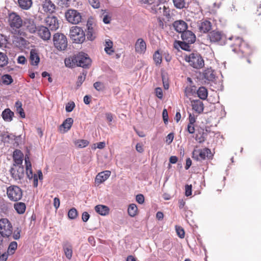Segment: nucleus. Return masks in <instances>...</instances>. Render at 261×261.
Segmentation results:
<instances>
[{
    "label": "nucleus",
    "instance_id": "1",
    "mask_svg": "<svg viewBox=\"0 0 261 261\" xmlns=\"http://www.w3.org/2000/svg\"><path fill=\"white\" fill-rule=\"evenodd\" d=\"M21 230L17 227L13 229L10 221L6 218L0 219V233L9 241L12 239L17 240L20 238Z\"/></svg>",
    "mask_w": 261,
    "mask_h": 261
},
{
    "label": "nucleus",
    "instance_id": "2",
    "mask_svg": "<svg viewBox=\"0 0 261 261\" xmlns=\"http://www.w3.org/2000/svg\"><path fill=\"white\" fill-rule=\"evenodd\" d=\"M91 60L87 54L80 53L65 60L66 66L74 68L76 66L84 68H88L91 65Z\"/></svg>",
    "mask_w": 261,
    "mask_h": 261
},
{
    "label": "nucleus",
    "instance_id": "3",
    "mask_svg": "<svg viewBox=\"0 0 261 261\" xmlns=\"http://www.w3.org/2000/svg\"><path fill=\"white\" fill-rule=\"evenodd\" d=\"M185 60L193 68L200 69L204 65L203 58L197 53H191L185 56Z\"/></svg>",
    "mask_w": 261,
    "mask_h": 261
},
{
    "label": "nucleus",
    "instance_id": "4",
    "mask_svg": "<svg viewBox=\"0 0 261 261\" xmlns=\"http://www.w3.org/2000/svg\"><path fill=\"white\" fill-rule=\"evenodd\" d=\"M69 36L72 40L76 43H83L86 38L84 30L77 26L72 27L70 30Z\"/></svg>",
    "mask_w": 261,
    "mask_h": 261
},
{
    "label": "nucleus",
    "instance_id": "5",
    "mask_svg": "<svg viewBox=\"0 0 261 261\" xmlns=\"http://www.w3.org/2000/svg\"><path fill=\"white\" fill-rule=\"evenodd\" d=\"M53 42L55 48L59 50H64L67 47V38L61 33H57L54 35Z\"/></svg>",
    "mask_w": 261,
    "mask_h": 261
},
{
    "label": "nucleus",
    "instance_id": "6",
    "mask_svg": "<svg viewBox=\"0 0 261 261\" xmlns=\"http://www.w3.org/2000/svg\"><path fill=\"white\" fill-rule=\"evenodd\" d=\"M207 39L212 43H218L224 45L226 43L225 35L221 31L214 30L209 32L207 35Z\"/></svg>",
    "mask_w": 261,
    "mask_h": 261
},
{
    "label": "nucleus",
    "instance_id": "7",
    "mask_svg": "<svg viewBox=\"0 0 261 261\" xmlns=\"http://www.w3.org/2000/svg\"><path fill=\"white\" fill-rule=\"evenodd\" d=\"M7 194L10 200L17 201L21 199L22 191L21 189L17 186H10L7 189Z\"/></svg>",
    "mask_w": 261,
    "mask_h": 261
},
{
    "label": "nucleus",
    "instance_id": "8",
    "mask_svg": "<svg viewBox=\"0 0 261 261\" xmlns=\"http://www.w3.org/2000/svg\"><path fill=\"white\" fill-rule=\"evenodd\" d=\"M211 156V151L207 148L200 149L196 147L192 152V158L197 161L205 160L206 157L210 158Z\"/></svg>",
    "mask_w": 261,
    "mask_h": 261
},
{
    "label": "nucleus",
    "instance_id": "9",
    "mask_svg": "<svg viewBox=\"0 0 261 261\" xmlns=\"http://www.w3.org/2000/svg\"><path fill=\"white\" fill-rule=\"evenodd\" d=\"M11 176L15 180H20L24 176V168L22 165L13 164L10 170Z\"/></svg>",
    "mask_w": 261,
    "mask_h": 261
},
{
    "label": "nucleus",
    "instance_id": "10",
    "mask_svg": "<svg viewBox=\"0 0 261 261\" xmlns=\"http://www.w3.org/2000/svg\"><path fill=\"white\" fill-rule=\"evenodd\" d=\"M67 20L73 24H77L81 21L82 16L80 13L74 10H69L65 13Z\"/></svg>",
    "mask_w": 261,
    "mask_h": 261
},
{
    "label": "nucleus",
    "instance_id": "11",
    "mask_svg": "<svg viewBox=\"0 0 261 261\" xmlns=\"http://www.w3.org/2000/svg\"><path fill=\"white\" fill-rule=\"evenodd\" d=\"M9 24L13 29H19L22 25V20L15 13L10 14L9 17Z\"/></svg>",
    "mask_w": 261,
    "mask_h": 261
},
{
    "label": "nucleus",
    "instance_id": "12",
    "mask_svg": "<svg viewBox=\"0 0 261 261\" xmlns=\"http://www.w3.org/2000/svg\"><path fill=\"white\" fill-rule=\"evenodd\" d=\"M38 35L44 41H47L50 39L51 34L49 29L43 25L37 27L36 31Z\"/></svg>",
    "mask_w": 261,
    "mask_h": 261
},
{
    "label": "nucleus",
    "instance_id": "13",
    "mask_svg": "<svg viewBox=\"0 0 261 261\" xmlns=\"http://www.w3.org/2000/svg\"><path fill=\"white\" fill-rule=\"evenodd\" d=\"M203 79L205 83L215 82L217 79L215 71L211 68L204 70L203 72Z\"/></svg>",
    "mask_w": 261,
    "mask_h": 261
},
{
    "label": "nucleus",
    "instance_id": "14",
    "mask_svg": "<svg viewBox=\"0 0 261 261\" xmlns=\"http://www.w3.org/2000/svg\"><path fill=\"white\" fill-rule=\"evenodd\" d=\"M45 22L46 25H47L51 31H56L59 27V21L55 16H47L45 19Z\"/></svg>",
    "mask_w": 261,
    "mask_h": 261
},
{
    "label": "nucleus",
    "instance_id": "15",
    "mask_svg": "<svg viewBox=\"0 0 261 261\" xmlns=\"http://www.w3.org/2000/svg\"><path fill=\"white\" fill-rule=\"evenodd\" d=\"M212 23L207 20H202L198 23V28L201 33H208L212 29Z\"/></svg>",
    "mask_w": 261,
    "mask_h": 261
},
{
    "label": "nucleus",
    "instance_id": "16",
    "mask_svg": "<svg viewBox=\"0 0 261 261\" xmlns=\"http://www.w3.org/2000/svg\"><path fill=\"white\" fill-rule=\"evenodd\" d=\"M181 38L185 42L194 43L196 40L195 35L190 31H186L181 35Z\"/></svg>",
    "mask_w": 261,
    "mask_h": 261
},
{
    "label": "nucleus",
    "instance_id": "17",
    "mask_svg": "<svg viewBox=\"0 0 261 261\" xmlns=\"http://www.w3.org/2000/svg\"><path fill=\"white\" fill-rule=\"evenodd\" d=\"M173 27L175 30L178 33L184 32L186 31L188 28V25L187 23L182 20H176L173 23Z\"/></svg>",
    "mask_w": 261,
    "mask_h": 261
},
{
    "label": "nucleus",
    "instance_id": "18",
    "mask_svg": "<svg viewBox=\"0 0 261 261\" xmlns=\"http://www.w3.org/2000/svg\"><path fill=\"white\" fill-rule=\"evenodd\" d=\"M135 51L140 54H144L146 49V45L145 42L142 38L137 39L135 45Z\"/></svg>",
    "mask_w": 261,
    "mask_h": 261
},
{
    "label": "nucleus",
    "instance_id": "19",
    "mask_svg": "<svg viewBox=\"0 0 261 261\" xmlns=\"http://www.w3.org/2000/svg\"><path fill=\"white\" fill-rule=\"evenodd\" d=\"M86 36L88 40L93 41L96 37V29L91 23L88 22Z\"/></svg>",
    "mask_w": 261,
    "mask_h": 261
},
{
    "label": "nucleus",
    "instance_id": "20",
    "mask_svg": "<svg viewBox=\"0 0 261 261\" xmlns=\"http://www.w3.org/2000/svg\"><path fill=\"white\" fill-rule=\"evenodd\" d=\"M42 6L43 10L46 13H52L56 9V6L51 0H45Z\"/></svg>",
    "mask_w": 261,
    "mask_h": 261
},
{
    "label": "nucleus",
    "instance_id": "21",
    "mask_svg": "<svg viewBox=\"0 0 261 261\" xmlns=\"http://www.w3.org/2000/svg\"><path fill=\"white\" fill-rule=\"evenodd\" d=\"M111 172L106 170L99 173L96 176L95 182L97 184H101L106 180L110 176Z\"/></svg>",
    "mask_w": 261,
    "mask_h": 261
},
{
    "label": "nucleus",
    "instance_id": "22",
    "mask_svg": "<svg viewBox=\"0 0 261 261\" xmlns=\"http://www.w3.org/2000/svg\"><path fill=\"white\" fill-rule=\"evenodd\" d=\"M24 25L31 33H35L37 29L34 19L30 18L26 19L24 20Z\"/></svg>",
    "mask_w": 261,
    "mask_h": 261
},
{
    "label": "nucleus",
    "instance_id": "23",
    "mask_svg": "<svg viewBox=\"0 0 261 261\" xmlns=\"http://www.w3.org/2000/svg\"><path fill=\"white\" fill-rule=\"evenodd\" d=\"M63 248L66 257L70 259L72 256V246L68 241H65L63 243Z\"/></svg>",
    "mask_w": 261,
    "mask_h": 261
},
{
    "label": "nucleus",
    "instance_id": "24",
    "mask_svg": "<svg viewBox=\"0 0 261 261\" xmlns=\"http://www.w3.org/2000/svg\"><path fill=\"white\" fill-rule=\"evenodd\" d=\"M192 109L198 113L203 111V104L200 100H194L191 101Z\"/></svg>",
    "mask_w": 261,
    "mask_h": 261
},
{
    "label": "nucleus",
    "instance_id": "25",
    "mask_svg": "<svg viewBox=\"0 0 261 261\" xmlns=\"http://www.w3.org/2000/svg\"><path fill=\"white\" fill-rule=\"evenodd\" d=\"M23 156V155L20 150H15L13 152V164L22 165Z\"/></svg>",
    "mask_w": 261,
    "mask_h": 261
},
{
    "label": "nucleus",
    "instance_id": "26",
    "mask_svg": "<svg viewBox=\"0 0 261 261\" xmlns=\"http://www.w3.org/2000/svg\"><path fill=\"white\" fill-rule=\"evenodd\" d=\"M192 43H188L185 42L184 41H175L174 44V47L178 49V48H181L182 49L190 51L191 50V46L190 44Z\"/></svg>",
    "mask_w": 261,
    "mask_h": 261
},
{
    "label": "nucleus",
    "instance_id": "27",
    "mask_svg": "<svg viewBox=\"0 0 261 261\" xmlns=\"http://www.w3.org/2000/svg\"><path fill=\"white\" fill-rule=\"evenodd\" d=\"M30 58L32 65H38L40 62V58L36 50L32 49L31 50Z\"/></svg>",
    "mask_w": 261,
    "mask_h": 261
},
{
    "label": "nucleus",
    "instance_id": "28",
    "mask_svg": "<svg viewBox=\"0 0 261 261\" xmlns=\"http://www.w3.org/2000/svg\"><path fill=\"white\" fill-rule=\"evenodd\" d=\"M95 211L99 215L105 216L109 214V208L108 206L103 205H97L95 206Z\"/></svg>",
    "mask_w": 261,
    "mask_h": 261
},
{
    "label": "nucleus",
    "instance_id": "29",
    "mask_svg": "<svg viewBox=\"0 0 261 261\" xmlns=\"http://www.w3.org/2000/svg\"><path fill=\"white\" fill-rule=\"evenodd\" d=\"M14 115V113L11 111L9 109H5L2 112V117L3 119L8 122H10L12 120L13 116Z\"/></svg>",
    "mask_w": 261,
    "mask_h": 261
},
{
    "label": "nucleus",
    "instance_id": "30",
    "mask_svg": "<svg viewBox=\"0 0 261 261\" xmlns=\"http://www.w3.org/2000/svg\"><path fill=\"white\" fill-rule=\"evenodd\" d=\"M27 42L26 40L22 37H17L15 38L13 43L18 48H21L25 47Z\"/></svg>",
    "mask_w": 261,
    "mask_h": 261
},
{
    "label": "nucleus",
    "instance_id": "31",
    "mask_svg": "<svg viewBox=\"0 0 261 261\" xmlns=\"http://www.w3.org/2000/svg\"><path fill=\"white\" fill-rule=\"evenodd\" d=\"M19 6L23 10L29 9L32 5V0H18Z\"/></svg>",
    "mask_w": 261,
    "mask_h": 261
},
{
    "label": "nucleus",
    "instance_id": "32",
    "mask_svg": "<svg viewBox=\"0 0 261 261\" xmlns=\"http://www.w3.org/2000/svg\"><path fill=\"white\" fill-rule=\"evenodd\" d=\"M234 45H235L236 46H238L240 48V50L243 53H247V51L243 49L242 46L243 45H244L246 49H248V45L246 44L245 42H244L242 38L240 37H236Z\"/></svg>",
    "mask_w": 261,
    "mask_h": 261
},
{
    "label": "nucleus",
    "instance_id": "33",
    "mask_svg": "<svg viewBox=\"0 0 261 261\" xmlns=\"http://www.w3.org/2000/svg\"><path fill=\"white\" fill-rule=\"evenodd\" d=\"M25 163L26 164V171L27 174L29 178H32L34 177L32 170V166L31 162L29 161V157H25Z\"/></svg>",
    "mask_w": 261,
    "mask_h": 261
},
{
    "label": "nucleus",
    "instance_id": "34",
    "mask_svg": "<svg viewBox=\"0 0 261 261\" xmlns=\"http://www.w3.org/2000/svg\"><path fill=\"white\" fill-rule=\"evenodd\" d=\"M14 208L18 214H22L25 211L26 206L24 203L19 202L14 204Z\"/></svg>",
    "mask_w": 261,
    "mask_h": 261
},
{
    "label": "nucleus",
    "instance_id": "35",
    "mask_svg": "<svg viewBox=\"0 0 261 261\" xmlns=\"http://www.w3.org/2000/svg\"><path fill=\"white\" fill-rule=\"evenodd\" d=\"M198 96L202 100H205L207 97V89L204 87H200L197 91Z\"/></svg>",
    "mask_w": 261,
    "mask_h": 261
},
{
    "label": "nucleus",
    "instance_id": "36",
    "mask_svg": "<svg viewBox=\"0 0 261 261\" xmlns=\"http://www.w3.org/2000/svg\"><path fill=\"white\" fill-rule=\"evenodd\" d=\"M113 42L110 39L106 40L105 50L107 54L112 55L114 50L112 49Z\"/></svg>",
    "mask_w": 261,
    "mask_h": 261
},
{
    "label": "nucleus",
    "instance_id": "37",
    "mask_svg": "<svg viewBox=\"0 0 261 261\" xmlns=\"http://www.w3.org/2000/svg\"><path fill=\"white\" fill-rule=\"evenodd\" d=\"M128 214L131 217H134L137 214L138 207L135 204L132 203L129 205L127 209Z\"/></svg>",
    "mask_w": 261,
    "mask_h": 261
},
{
    "label": "nucleus",
    "instance_id": "38",
    "mask_svg": "<svg viewBox=\"0 0 261 261\" xmlns=\"http://www.w3.org/2000/svg\"><path fill=\"white\" fill-rule=\"evenodd\" d=\"M73 122V120L71 118H67L62 123L61 126L65 129V132L68 131L71 127Z\"/></svg>",
    "mask_w": 261,
    "mask_h": 261
},
{
    "label": "nucleus",
    "instance_id": "39",
    "mask_svg": "<svg viewBox=\"0 0 261 261\" xmlns=\"http://www.w3.org/2000/svg\"><path fill=\"white\" fill-rule=\"evenodd\" d=\"M15 107L17 113L19 114L20 116L22 118L25 117V113L23 109L22 108V103L20 101H17L15 102Z\"/></svg>",
    "mask_w": 261,
    "mask_h": 261
},
{
    "label": "nucleus",
    "instance_id": "40",
    "mask_svg": "<svg viewBox=\"0 0 261 261\" xmlns=\"http://www.w3.org/2000/svg\"><path fill=\"white\" fill-rule=\"evenodd\" d=\"M17 248V243L15 241H12L9 245L7 253L8 254L12 255L14 253L15 250Z\"/></svg>",
    "mask_w": 261,
    "mask_h": 261
},
{
    "label": "nucleus",
    "instance_id": "41",
    "mask_svg": "<svg viewBox=\"0 0 261 261\" xmlns=\"http://www.w3.org/2000/svg\"><path fill=\"white\" fill-rule=\"evenodd\" d=\"M8 63V58L7 56L2 52H0V67H3Z\"/></svg>",
    "mask_w": 261,
    "mask_h": 261
},
{
    "label": "nucleus",
    "instance_id": "42",
    "mask_svg": "<svg viewBox=\"0 0 261 261\" xmlns=\"http://www.w3.org/2000/svg\"><path fill=\"white\" fill-rule=\"evenodd\" d=\"M5 85H10L13 82V79L11 75L9 74H5L1 77V82Z\"/></svg>",
    "mask_w": 261,
    "mask_h": 261
},
{
    "label": "nucleus",
    "instance_id": "43",
    "mask_svg": "<svg viewBox=\"0 0 261 261\" xmlns=\"http://www.w3.org/2000/svg\"><path fill=\"white\" fill-rule=\"evenodd\" d=\"M196 87H187L185 90V94L186 96L188 97L193 95L196 92Z\"/></svg>",
    "mask_w": 261,
    "mask_h": 261
},
{
    "label": "nucleus",
    "instance_id": "44",
    "mask_svg": "<svg viewBox=\"0 0 261 261\" xmlns=\"http://www.w3.org/2000/svg\"><path fill=\"white\" fill-rule=\"evenodd\" d=\"M153 60L156 65H160L162 61V55L159 51H156L153 55Z\"/></svg>",
    "mask_w": 261,
    "mask_h": 261
},
{
    "label": "nucleus",
    "instance_id": "45",
    "mask_svg": "<svg viewBox=\"0 0 261 261\" xmlns=\"http://www.w3.org/2000/svg\"><path fill=\"white\" fill-rule=\"evenodd\" d=\"M68 218L70 219H74L77 217V211L75 208H71L68 213Z\"/></svg>",
    "mask_w": 261,
    "mask_h": 261
},
{
    "label": "nucleus",
    "instance_id": "46",
    "mask_svg": "<svg viewBox=\"0 0 261 261\" xmlns=\"http://www.w3.org/2000/svg\"><path fill=\"white\" fill-rule=\"evenodd\" d=\"M173 2L177 8L181 9L185 7V0H173Z\"/></svg>",
    "mask_w": 261,
    "mask_h": 261
},
{
    "label": "nucleus",
    "instance_id": "47",
    "mask_svg": "<svg viewBox=\"0 0 261 261\" xmlns=\"http://www.w3.org/2000/svg\"><path fill=\"white\" fill-rule=\"evenodd\" d=\"M75 143L77 147L83 148L88 146L89 142L86 140H77Z\"/></svg>",
    "mask_w": 261,
    "mask_h": 261
},
{
    "label": "nucleus",
    "instance_id": "48",
    "mask_svg": "<svg viewBox=\"0 0 261 261\" xmlns=\"http://www.w3.org/2000/svg\"><path fill=\"white\" fill-rule=\"evenodd\" d=\"M86 74L83 72L82 75H80L78 76L77 81L76 82L77 88H79L81 86L86 79Z\"/></svg>",
    "mask_w": 261,
    "mask_h": 261
},
{
    "label": "nucleus",
    "instance_id": "49",
    "mask_svg": "<svg viewBox=\"0 0 261 261\" xmlns=\"http://www.w3.org/2000/svg\"><path fill=\"white\" fill-rule=\"evenodd\" d=\"M175 229L178 236L180 238L185 237V231L184 229L180 226H176Z\"/></svg>",
    "mask_w": 261,
    "mask_h": 261
},
{
    "label": "nucleus",
    "instance_id": "50",
    "mask_svg": "<svg viewBox=\"0 0 261 261\" xmlns=\"http://www.w3.org/2000/svg\"><path fill=\"white\" fill-rule=\"evenodd\" d=\"M75 103L73 101H70L66 105L65 110L67 112H71L75 108Z\"/></svg>",
    "mask_w": 261,
    "mask_h": 261
},
{
    "label": "nucleus",
    "instance_id": "51",
    "mask_svg": "<svg viewBox=\"0 0 261 261\" xmlns=\"http://www.w3.org/2000/svg\"><path fill=\"white\" fill-rule=\"evenodd\" d=\"M93 86L94 88L98 91H102L105 88L103 84L100 82H95Z\"/></svg>",
    "mask_w": 261,
    "mask_h": 261
},
{
    "label": "nucleus",
    "instance_id": "52",
    "mask_svg": "<svg viewBox=\"0 0 261 261\" xmlns=\"http://www.w3.org/2000/svg\"><path fill=\"white\" fill-rule=\"evenodd\" d=\"M88 1L94 8H98L100 7L99 0H88Z\"/></svg>",
    "mask_w": 261,
    "mask_h": 261
},
{
    "label": "nucleus",
    "instance_id": "53",
    "mask_svg": "<svg viewBox=\"0 0 261 261\" xmlns=\"http://www.w3.org/2000/svg\"><path fill=\"white\" fill-rule=\"evenodd\" d=\"M162 116L164 123L167 124L168 122V115L167 110L166 109L163 110Z\"/></svg>",
    "mask_w": 261,
    "mask_h": 261
},
{
    "label": "nucleus",
    "instance_id": "54",
    "mask_svg": "<svg viewBox=\"0 0 261 261\" xmlns=\"http://www.w3.org/2000/svg\"><path fill=\"white\" fill-rule=\"evenodd\" d=\"M192 194V186L187 185L185 186V195L187 196H190Z\"/></svg>",
    "mask_w": 261,
    "mask_h": 261
},
{
    "label": "nucleus",
    "instance_id": "55",
    "mask_svg": "<svg viewBox=\"0 0 261 261\" xmlns=\"http://www.w3.org/2000/svg\"><path fill=\"white\" fill-rule=\"evenodd\" d=\"M174 138V134L172 133L169 134L166 138V142L168 144H170Z\"/></svg>",
    "mask_w": 261,
    "mask_h": 261
},
{
    "label": "nucleus",
    "instance_id": "56",
    "mask_svg": "<svg viewBox=\"0 0 261 261\" xmlns=\"http://www.w3.org/2000/svg\"><path fill=\"white\" fill-rule=\"evenodd\" d=\"M136 200L139 204H143L144 202V197L142 194H138L136 196Z\"/></svg>",
    "mask_w": 261,
    "mask_h": 261
},
{
    "label": "nucleus",
    "instance_id": "57",
    "mask_svg": "<svg viewBox=\"0 0 261 261\" xmlns=\"http://www.w3.org/2000/svg\"><path fill=\"white\" fill-rule=\"evenodd\" d=\"M155 94L156 96L160 99L163 98V92L162 89L161 88H156L155 89Z\"/></svg>",
    "mask_w": 261,
    "mask_h": 261
},
{
    "label": "nucleus",
    "instance_id": "58",
    "mask_svg": "<svg viewBox=\"0 0 261 261\" xmlns=\"http://www.w3.org/2000/svg\"><path fill=\"white\" fill-rule=\"evenodd\" d=\"M195 140L197 141L199 143H201L205 141V138L203 135L199 136L198 134H196L195 136Z\"/></svg>",
    "mask_w": 261,
    "mask_h": 261
},
{
    "label": "nucleus",
    "instance_id": "59",
    "mask_svg": "<svg viewBox=\"0 0 261 261\" xmlns=\"http://www.w3.org/2000/svg\"><path fill=\"white\" fill-rule=\"evenodd\" d=\"M89 217H90V215L87 212H84L82 214V219L84 222H87L88 220V219H89Z\"/></svg>",
    "mask_w": 261,
    "mask_h": 261
},
{
    "label": "nucleus",
    "instance_id": "60",
    "mask_svg": "<svg viewBox=\"0 0 261 261\" xmlns=\"http://www.w3.org/2000/svg\"><path fill=\"white\" fill-rule=\"evenodd\" d=\"M60 199L57 197H55L54 199V206L56 210H57L59 208V207L60 206Z\"/></svg>",
    "mask_w": 261,
    "mask_h": 261
},
{
    "label": "nucleus",
    "instance_id": "61",
    "mask_svg": "<svg viewBox=\"0 0 261 261\" xmlns=\"http://www.w3.org/2000/svg\"><path fill=\"white\" fill-rule=\"evenodd\" d=\"M26 62V59L24 56H19L17 58V62L19 64H24Z\"/></svg>",
    "mask_w": 261,
    "mask_h": 261
},
{
    "label": "nucleus",
    "instance_id": "62",
    "mask_svg": "<svg viewBox=\"0 0 261 261\" xmlns=\"http://www.w3.org/2000/svg\"><path fill=\"white\" fill-rule=\"evenodd\" d=\"M187 130L190 134H193L195 132V128L193 126V124H188Z\"/></svg>",
    "mask_w": 261,
    "mask_h": 261
},
{
    "label": "nucleus",
    "instance_id": "63",
    "mask_svg": "<svg viewBox=\"0 0 261 261\" xmlns=\"http://www.w3.org/2000/svg\"><path fill=\"white\" fill-rule=\"evenodd\" d=\"M103 22L106 24H108L111 21V17L108 15H106L103 16L102 19Z\"/></svg>",
    "mask_w": 261,
    "mask_h": 261
},
{
    "label": "nucleus",
    "instance_id": "64",
    "mask_svg": "<svg viewBox=\"0 0 261 261\" xmlns=\"http://www.w3.org/2000/svg\"><path fill=\"white\" fill-rule=\"evenodd\" d=\"M136 149L137 151L140 153H142L143 152L144 149L142 145L140 143H137L136 146Z\"/></svg>",
    "mask_w": 261,
    "mask_h": 261
}]
</instances>
